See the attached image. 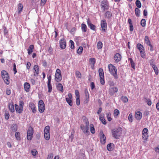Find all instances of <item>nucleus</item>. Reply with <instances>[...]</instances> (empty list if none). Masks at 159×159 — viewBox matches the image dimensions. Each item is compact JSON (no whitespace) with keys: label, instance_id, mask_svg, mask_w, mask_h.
<instances>
[{"label":"nucleus","instance_id":"1a4fd4ad","mask_svg":"<svg viewBox=\"0 0 159 159\" xmlns=\"http://www.w3.org/2000/svg\"><path fill=\"white\" fill-rule=\"evenodd\" d=\"M89 124H85V125L82 124L80 125V128L84 133L88 134L89 132Z\"/></svg>","mask_w":159,"mask_h":159},{"label":"nucleus","instance_id":"72a5a7b5","mask_svg":"<svg viewBox=\"0 0 159 159\" xmlns=\"http://www.w3.org/2000/svg\"><path fill=\"white\" fill-rule=\"evenodd\" d=\"M90 129L91 132L92 134H94L95 133V130L94 127V125L93 124H91L90 125Z\"/></svg>","mask_w":159,"mask_h":159},{"label":"nucleus","instance_id":"9b49d317","mask_svg":"<svg viewBox=\"0 0 159 159\" xmlns=\"http://www.w3.org/2000/svg\"><path fill=\"white\" fill-rule=\"evenodd\" d=\"M60 47L62 49H64L66 46V40L64 38H62L59 41Z\"/></svg>","mask_w":159,"mask_h":159},{"label":"nucleus","instance_id":"9d476101","mask_svg":"<svg viewBox=\"0 0 159 159\" xmlns=\"http://www.w3.org/2000/svg\"><path fill=\"white\" fill-rule=\"evenodd\" d=\"M149 63L151 66L153 68L155 74L156 75H158V70L157 67L155 62L151 60L149 62Z\"/></svg>","mask_w":159,"mask_h":159},{"label":"nucleus","instance_id":"49530a36","mask_svg":"<svg viewBox=\"0 0 159 159\" xmlns=\"http://www.w3.org/2000/svg\"><path fill=\"white\" fill-rule=\"evenodd\" d=\"M141 25L143 27H144L146 26V20L144 19H143L141 20L140 22Z\"/></svg>","mask_w":159,"mask_h":159},{"label":"nucleus","instance_id":"7c9ffc66","mask_svg":"<svg viewBox=\"0 0 159 159\" xmlns=\"http://www.w3.org/2000/svg\"><path fill=\"white\" fill-rule=\"evenodd\" d=\"M119 114L120 111L116 109L114 110L113 112V115L115 118L117 117L118 116Z\"/></svg>","mask_w":159,"mask_h":159},{"label":"nucleus","instance_id":"8fccbe9b","mask_svg":"<svg viewBox=\"0 0 159 159\" xmlns=\"http://www.w3.org/2000/svg\"><path fill=\"white\" fill-rule=\"evenodd\" d=\"M11 127L13 131H16L17 130V126L16 124H13Z\"/></svg>","mask_w":159,"mask_h":159},{"label":"nucleus","instance_id":"864d4df0","mask_svg":"<svg viewBox=\"0 0 159 159\" xmlns=\"http://www.w3.org/2000/svg\"><path fill=\"white\" fill-rule=\"evenodd\" d=\"M100 83L102 85H104L105 84V80L104 77H100Z\"/></svg>","mask_w":159,"mask_h":159},{"label":"nucleus","instance_id":"2eb2a0df","mask_svg":"<svg viewBox=\"0 0 159 159\" xmlns=\"http://www.w3.org/2000/svg\"><path fill=\"white\" fill-rule=\"evenodd\" d=\"M101 26L102 30L105 31L107 27V24L105 20H102L101 21Z\"/></svg>","mask_w":159,"mask_h":159},{"label":"nucleus","instance_id":"09e8293b","mask_svg":"<svg viewBox=\"0 0 159 159\" xmlns=\"http://www.w3.org/2000/svg\"><path fill=\"white\" fill-rule=\"evenodd\" d=\"M48 87V92L49 93H50L52 91V86L51 83H47Z\"/></svg>","mask_w":159,"mask_h":159},{"label":"nucleus","instance_id":"4c0bfd02","mask_svg":"<svg viewBox=\"0 0 159 159\" xmlns=\"http://www.w3.org/2000/svg\"><path fill=\"white\" fill-rule=\"evenodd\" d=\"M135 13L136 15L138 16L139 17L140 15V10L138 8H136L135 9Z\"/></svg>","mask_w":159,"mask_h":159},{"label":"nucleus","instance_id":"6e6552de","mask_svg":"<svg viewBox=\"0 0 159 159\" xmlns=\"http://www.w3.org/2000/svg\"><path fill=\"white\" fill-rule=\"evenodd\" d=\"M99 135L101 143L103 144H105L106 142V138L102 131H100Z\"/></svg>","mask_w":159,"mask_h":159},{"label":"nucleus","instance_id":"20e7f679","mask_svg":"<svg viewBox=\"0 0 159 159\" xmlns=\"http://www.w3.org/2000/svg\"><path fill=\"white\" fill-rule=\"evenodd\" d=\"M62 79V76L61 75V70L57 69L56 70L55 74V80L57 82H59L61 81Z\"/></svg>","mask_w":159,"mask_h":159},{"label":"nucleus","instance_id":"6e6d98bb","mask_svg":"<svg viewBox=\"0 0 159 159\" xmlns=\"http://www.w3.org/2000/svg\"><path fill=\"white\" fill-rule=\"evenodd\" d=\"M70 43L71 44L70 48L72 49H74L75 48L74 42L72 40H70Z\"/></svg>","mask_w":159,"mask_h":159},{"label":"nucleus","instance_id":"3c124183","mask_svg":"<svg viewBox=\"0 0 159 159\" xmlns=\"http://www.w3.org/2000/svg\"><path fill=\"white\" fill-rule=\"evenodd\" d=\"M121 100L124 103H126L128 101V99L126 96H123L122 97Z\"/></svg>","mask_w":159,"mask_h":159},{"label":"nucleus","instance_id":"774afa93","mask_svg":"<svg viewBox=\"0 0 159 159\" xmlns=\"http://www.w3.org/2000/svg\"><path fill=\"white\" fill-rule=\"evenodd\" d=\"M31 64L29 62H28L26 64V68L28 70H29L30 68Z\"/></svg>","mask_w":159,"mask_h":159},{"label":"nucleus","instance_id":"37998d69","mask_svg":"<svg viewBox=\"0 0 159 159\" xmlns=\"http://www.w3.org/2000/svg\"><path fill=\"white\" fill-rule=\"evenodd\" d=\"M97 47L98 49H101L102 47V43L100 41H99L97 43Z\"/></svg>","mask_w":159,"mask_h":159},{"label":"nucleus","instance_id":"5701e85b","mask_svg":"<svg viewBox=\"0 0 159 159\" xmlns=\"http://www.w3.org/2000/svg\"><path fill=\"white\" fill-rule=\"evenodd\" d=\"M1 75L2 79L9 76L8 73L5 70H2L1 72Z\"/></svg>","mask_w":159,"mask_h":159},{"label":"nucleus","instance_id":"ea45409f","mask_svg":"<svg viewBox=\"0 0 159 159\" xmlns=\"http://www.w3.org/2000/svg\"><path fill=\"white\" fill-rule=\"evenodd\" d=\"M111 145H113V144L110 143L108 144L107 146V149L109 151H112L113 149V148L111 147Z\"/></svg>","mask_w":159,"mask_h":159},{"label":"nucleus","instance_id":"338daca9","mask_svg":"<svg viewBox=\"0 0 159 159\" xmlns=\"http://www.w3.org/2000/svg\"><path fill=\"white\" fill-rule=\"evenodd\" d=\"M10 115L8 112H6L5 115V118L6 119L8 120L9 117Z\"/></svg>","mask_w":159,"mask_h":159},{"label":"nucleus","instance_id":"473e14b6","mask_svg":"<svg viewBox=\"0 0 159 159\" xmlns=\"http://www.w3.org/2000/svg\"><path fill=\"white\" fill-rule=\"evenodd\" d=\"M98 73L99 74V77H104V72L102 68H99L98 70Z\"/></svg>","mask_w":159,"mask_h":159},{"label":"nucleus","instance_id":"dca6fc26","mask_svg":"<svg viewBox=\"0 0 159 159\" xmlns=\"http://www.w3.org/2000/svg\"><path fill=\"white\" fill-rule=\"evenodd\" d=\"M29 107L31 109L32 112L33 113H35L36 111L37 108L35 104L32 102H30L29 104Z\"/></svg>","mask_w":159,"mask_h":159},{"label":"nucleus","instance_id":"4be33fe9","mask_svg":"<svg viewBox=\"0 0 159 159\" xmlns=\"http://www.w3.org/2000/svg\"><path fill=\"white\" fill-rule=\"evenodd\" d=\"M85 94L86 97V100L84 101V102L86 103H87L88 102L89 100V94L87 89H86L85 90Z\"/></svg>","mask_w":159,"mask_h":159},{"label":"nucleus","instance_id":"c9c22d12","mask_svg":"<svg viewBox=\"0 0 159 159\" xmlns=\"http://www.w3.org/2000/svg\"><path fill=\"white\" fill-rule=\"evenodd\" d=\"M53 157V155L52 154H50L48 157L47 159H52ZM59 157L58 156H56L54 159H59Z\"/></svg>","mask_w":159,"mask_h":159},{"label":"nucleus","instance_id":"f257e3e1","mask_svg":"<svg viewBox=\"0 0 159 159\" xmlns=\"http://www.w3.org/2000/svg\"><path fill=\"white\" fill-rule=\"evenodd\" d=\"M108 68L110 74L114 76L115 79H117V70L116 67L113 65L109 64L108 65Z\"/></svg>","mask_w":159,"mask_h":159},{"label":"nucleus","instance_id":"58836bf2","mask_svg":"<svg viewBox=\"0 0 159 159\" xmlns=\"http://www.w3.org/2000/svg\"><path fill=\"white\" fill-rule=\"evenodd\" d=\"M144 41L145 43L148 45L151 43L149 38L147 36H145Z\"/></svg>","mask_w":159,"mask_h":159},{"label":"nucleus","instance_id":"7ed1b4c3","mask_svg":"<svg viewBox=\"0 0 159 159\" xmlns=\"http://www.w3.org/2000/svg\"><path fill=\"white\" fill-rule=\"evenodd\" d=\"M34 129L32 127L30 126L28 128L27 131V139L29 140H31L32 139Z\"/></svg>","mask_w":159,"mask_h":159},{"label":"nucleus","instance_id":"bf43d9fd","mask_svg":"<svg viewBox=\"0 0 159 159\" xmlns=\"http://www.w3.org/2000/svg\"><path fill=\"white\" fill-rule=\"evenodd\" d=\"M24 103L22 101L20 100L19 102V106L22 108H23Z\"/></svg>","mask_w":159,"mask_h":159},{"label":"nucleus","instance_id":"f8f14e48","mask_svg":"<svg viewBox=\"0 0 159 159\" xmlns=\"http://www.w3.org/2000/svg\"><path fill=\"white\" fill-rule=\"evenodd\" d=\"M68 98H66V100L69 105L70 106H72L73 105V103L72 101V97L71 94V93H69L68 94Z\"/></svg>","mask_w":159,"mask_h":159},{"label":"nucleus","instance_id":"c03bdc74","mask_svg":"<svg viewBox=\"0 0 159 159\" xmlns=\"http://www.w3.org/2000/svg\"><path fill=\"white\" fill-rule=\"evenodd\" d=\"M15 137L17 140H20V133L19 132H16L15 134Z\"/></svg>","mask_w":159,"mask_h":159},{"label":"nucleus","instance_id":"a19ab883","mask_svg":"<svg viewBox=\"0 0 159 159\" xmlns=\"http://www.w3.org/2000/svg\"><path fill=\"white\" fill-rule=\"evenodd\" d=\"M107 117V120L110 121L112 120V118H111V114L110 112L107 113L106 114Z\"/></svg>","mask_w":159,"mask_h":159},{"label":"nucleus","instance_id":"5fc2aeb1","mask_svg":"<svg viewBox=\"0 0 159 159\" xmlns=\"http://www.w3.org/2000/svg\"><path fill=\"white\" fill-rule=\"evenodd\" d=\"M31 153L33 156H35L38 154V152L36 149H33L31 151Z\"/></svg>","mask_w":159,"mask_h":159},{"label":"nucleus","instance_id":"a18cd8bd","mask_svg":"<svg viewBox=\"0 0 159 159\" xmlns=\"http://www.w3.org/2000/svg\"><path fill=\"white\" fill-rule=\"evenodd\" d=\"M99 119L103 124L104 125H106V121L103 117H101L100 116L99 117Z\"/></svg>","mask_w":159,"mask_h":159},{"label":"nucleus","instance_id":"e2e57ef3","mask_svg":"<svg viewBox=\"0 0 159 159\" xmlns=\"http://www.w3.org/2000/svg\"><path fill=\"white\" fill-rule=\"evenodd\" d=\"M83 50V47L81 46L77 50L78 53H81L82 52Z\"/></svg>","mask_w":159,"mask_h":159},{"label":"nucleus","instance_id":"79ce46f5","mask_svg":"<svg viewBox=\"0 0 159 159\" xmlns=\"http://www.w3.org/2000/svg\"><path fill=\"white\" fill-rule=\"evenodd\" d=\"M75 74L76 77L77 78L80 79L81 78V74L80 71H76Z\"/></svg>","mask_w":159,"mask_h":159},{"label":"nucleus","instance_id":"412c9836","mask_svg":"<svg viewBox=\"0 0 159 159\" xmlns=\"http://www.w3.org/2000/svg\"><path fill=\"white\" fill-rule=\"evenodd\" d=\"M16 111L19 114L22 112L23 109L17 104H15V105Z\"/></svg>","mask_w":159,"mask_h":159},{"label":"nucleus","instance_id":"de8ad7c7","mask_svg":"<svg viewBox=\"0 0 159 159\" xmlns=\"http://www.w3.org/2000/svg\"><path fill=\"white\" fill-rule=\"evenodd\" d=\"M135 4L136 6L139 8L141 7V4L140 1L137 0L135 2Z\"/></svg>","mask_w":159,"mask_h":159},{"label":"nucleus","instance_id":"423d86ee","mask_svg":"<svg viewBox=\"0 0 159 159\" xmlns=\"http://www.w3.org/2000/svg\"><path fill=\"white\" fill-rule=\"evenodd\" d=\"M45 104L43 101L40 100L38 102V110L39 111L42 113L45 110Z\"/></svg>","mask_w":159,"mask_h":159},{"label":"nucleus","instance_id":"cd10ccee","mask_svg":"<svg viewBox=\"0 0 159 159\" xmlns=\"http://www.w3.org/2000/svg\"><path fill=\"white\" fill-rule=\"evenodd\" d=\"M57 87L58 90L61 91L62 92H63V86L61 83H58Z\"/></svg>","mask_w":159,"mask_h":159},{"label":"nucleus","instance_id":"c756f323","mask_svg":"<svg viewBox=\"0 0 159 159\" xmlns=\"http://www.w3.org/2000/svg\"><path fill=\"white\" fill-rule=\"evenodd\" d=\"M23 7V5L21 3H19L18 8V13H20L21 12L22 10Z\"/></svg>","mask_w":159,"mask_h":159},{"label":"nucleus","instance_id":"6ab92c4d","mask_svg":"<svg viewBox=\"0 0 159 159\" xmlns=\"http://www.w3.org/2000/svg\"><path fill=\"white\" fill-rule=\"evenodd\" d=\"M135 116L136 119L140 120L142 117V114L140 111H136L135 114Z\"/></svg>","mask_w":159,"mask_h":159},{"label":"nucleus","instance_id":"603ef678","mask_svg":"<svg viewBox=\"0 0 159 159\" xmlns=\"http://www.w3.org/2000/svg\"><path fill=\"white\" fill-rule=\"evenodd\" d=\"M83 122L85 124H89V121L88 119L85 116H83L82 118Z\"/></svg>","mask_w":159,"mask_h":159},{"label":"nucleus","instance_id":"aec40b11","mask_svg":"<svg viewBox=\"0 0 159 159\" xmlns=\"http://www.w3.org/2000/svg\"><path fill=\"white\" fill-rule=\"evenodd\" d=\"M24 87L25 90L27 92L30 91V87L29 83L27 82H25L24 84Z\"/></svg>","mask_w":159,"mask_h":159},{"label":"nucleus","instance_id":"f03ea898","mask_svg":"<svg viewBox=\"0 0 159 159\" xmlns=\"http://www.w3.org/2000/svg\"><path fill=\"white\" fill-rule=\"evenodd\" d=\"M50 128L49 126H46L44 130V136L45 139L47 140H48L50 139Z\"/></svg>","mask_w":159,"mask_h":159},{"label":"nucleus","instance_id":"c85d7f7f","mask_svg":"<svg viewBox=\"0 0 159 159\" xmlns=\"http://www.w3.org/2000/svg\"><path fill=\"white\" fill-rule=\"evenodd\" d=\"M4 80V83L7 85H9L10 84V77L9 76H8L7 77H6L5 78H4L2 79Z\"/></svg>","mask_w":159,"mask_h":159},{"label":"nucleus","instance_id":"a878e982","mask_svg":"<svg viewBox=\"0 0 159 159\" xmlns=\"http://www.w3.org/2000/svg\"><path fill=\"white\" fill-rule=\"evenodd\" d=\"M9 108L10 111L11 112H13L15 111L14 106L13 102H11L9 104Z\"/></svg>","mask_w":159,"mask_h":159},{"label":"nucleus","instance_id":"e433bc0d","mask_svg":"<svg viewBox=\"0 0 159 159\" xmlns=\"http://www.w3.org/2000/svg\"><path fill=\"white\" fill-rule=\"evenodd\" d=\"M137 48L139 50L140 52V51H143V47L140 43H138L137 44Z\"/></svg>","mask_w":159,"mask_h":159},{"label":"nucleus","instance_id":"393cba45","mask_svg":"<svg viewBox=\"0 0 159 159\" xmlns=\"http://www.w3.org/2000/svg\"><path fill=\"white\" fill-rule=\"evenodd\" d=\"M104 15L106 18L110 19L111 18L112 14L110 11H107L105 13Z\"/></svg>","mask_w":159,"mask_h":159},{"label":"nucleus","instance_id":"b1692460","mask_svg":"<svg viewBox=\"0 0 159 159\" xmlns=\"http://www.w3.org/2000/svg\"><path fill=\"white\" fill-rule=\"evenodd\" d=\"M34 49V45L33 44L30 45L27 49L28 53L29 55L31 54L33 51Z\"/></svg>","mask_w":159,"mask_h":159},{"label":"nucleus","instance_id":"0e129e2a","mask_svg":"<svg viewBox=\"0 0 159 159\" xmlns=\"http://www.w3.org/2000/svg\"><path fill=\"white\" fill-rule=\"evenodd\" d=\"M75 95L76 98H80V93L79 91L77 90H76L75 91Z\"/></svg>","mask_w":159,"mask_h":159},{"label":"nucleus","instance_id":"4d7b16f0","mask_svg":"<svg viewBox=\"0 0 159 159\" xmlns=\"http://www.w3.org/2000/svg\"><path fill=\"white\" fill-rule=\"evenodd\" d=\"M128 118L130 122H132L133 121V116L132 113H130L129 115Z\"/></svg>","mask_w":159,"mask_h":159},{"label":"nucleus","instance_id":"f704fd0d","mask_svg":"<svg viewBox=\"0 0 159 159\" xmlns=\"http://www.w3.org/2000/svg\"><path fill=\"white\" fill-rule=\"evenodd\" d=\"M81 29L83 32H85L87 30V27L85 24H81Z\"/></svg>","mask_w":159,"mask_h":159},{"label":"nucleus","instance_id":"4468645a","mask_svg":"<svg viewBox=\"0 0 159 159\" xmlns=\"http://www.w3.org/2000/svg\"><path fill=\"white\" fill-rule=\"evenodd\" d=\"M118 91V89L117 87H111L109 89V93L111 96H112L114 94L117 93Z\"/></svg>","mask_w":159,"mask_h":159},{"label":"nucleus","instance_id":"2f4dec72","mask_svg":"<svg viewBox=\"0 0 159 159\" xmlns=\"http://www.w3.org/2000/svg\"><path fill=\"white\" fill-rule=\"evenodd\" d=\"M114 60H121V56L119 53H116L114 56Z\"/></svg>","mask_w":159,"mask_h":159},{"label":"nucleus","instance_id":"39448f33","mask_svg":"<svg viewBox=\"0 0 159 159\" xmlns=\"http://www.w3.org/2000/svg\"><path fill=\"white\" fill-rule=\"evenodd\" d=\"M122 133V130L118 129H113L112 130L113 136L116 139H119Z\"/></svg>","mask_w":159,"mask_h":159},{"label":"nucleus","instance_id":"f3484780","mask_svg":"<svg viewBox=\"0 0 159 159\" xmlns=\"http://www.w3.org/2000/svg\"><path fill=\"white\" fill-rule=\"evenodd\" d=\"M34 75L35 76H37L39 73V66L37 65H35L34 66Z\"/></svg>","mask_w":159,"mask_h":159},{"label":"nucleus","instance_id":"13d9d810","mask_svg":"<svg viewBox=\"0 0 159 159\" xmlns=\"http://www.w3.org/2000/svg\"><path fill=\"white\" fill-rule=\"evenodd\" d=\"M130 64L131 67L133 68L134 69H135V63L133 61V60H130Z\"/></svg>","mask_w":159,"mask_h":159},{"label":"nucleus","instance_id":"bb28decb","mask_svg":"<svg viewBox=\"0 0 159 159\" xmlns=\"http://www.w3.org/2000/svg\"><path fill=\"white\" fill-rule=\"evenodd\" d=\"M128 22L129 25V30L130 31H132L133 30L134 28L131 20L130 18H129Z\"/></svg>","mask_w":159,"mask_h":159},{"label":"nucleus","instance_id":"0eeeda50","mask_svg":"<svg viewBox=\"0 0 159 159\" xmlns=\"http://www.w3.org/2000/svg\"><path fill=\"white\" fill-rule=\"evenodd\" d=\"M148 130L147 128H144L143 129L142 132V139L144 140H147L148 137Z\"/></svg>","mask_w":159,"mask_h":159},{"label":"nucleus","instance_id":"a211bd4d","mask_svg":"<svg viewBox=\"0 0 159 159\" xmlns=\"http://www.w3.org/2000/svg\"><path fill=\"white\" fill-rule=\"evenodd\" d=\"M87 22L88 26L91 30H96V26L92 24L91 21L89 18L88 19Z\"/></svg>","mask_w":159,"mask_h":159},{"label":"nucleus","instance_id":"052dcab7","mask_svg":"<svg viewBox=\"0 0 159 159\" xmlns=\"http://www.w3.org/2000/svg\"><path fill=\"white\" fill-rule=\"evenodd\" d=\"M140 52L141 57L143 58H144L145 57V52H144V51H140Z\"/></svg>","mask_w":159,"mask_h":159},{"label":"nucleus","instance_id":"680f3d73","mask_svg":"<svg viewBox=\"0 0 159 159\" xmlns=\"http://www.w3.org/2000/svg\"><path fill=\"white\" fill-rule=\"evenodd\" d=\"M80 98H76V104L77 106H79L80 105Z\"/></svg>","mask_w":159,"mask_h":159},{"label":"nucleus","instance_id":"69168bd1","mask_svg":"<svg viewBox=\"0 0 159 159\" xmlns=\"http://www.w3.org/2000/svg\"><path fill=\"white\" fill-rule=\"evenodd\" d=\"M2 27L3 29L4 34H7L8 33V30H7L6 27L5 26H3Z\"/></svg>","mask_w":159,"mask_h":159},{"label":"nucleus","instance_id":"ddd939ff","mask_svg":"<svg viewBox=\"0 0 159 159\" xmlns=\"http://www.w3.org/2000/svg\"><path fill=\"white\" fill-rule=\"evenodd\" d=\"M101 8H103L104 11H105V10L108 9L109 7L107 1L106 0L102 1L101 2Z\"/></svg>","mask_w":159,"mask_h":159}]
</instances>
